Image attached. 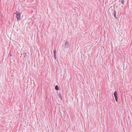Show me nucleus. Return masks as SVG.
<instances>
[{
	"label": "nucleus",
	"instance_id": "nucleus-9",
	"mask_svg": "<svg viewBox=\"0 0 132 132\" xmlns=\"http://www.w3.org/2000/svg\"><path fill=\"white\" fill-rule=\"evenodd\" d=\"M10 56H11V55H10Z\"/></svg>",
	"mask_w": 132,
	"mask_h": 132
},
{
	"label": "nucleus",
	"instance_id": "nucleus-2",
	"mask_svg": "<svg viewBox=\"0 0 132 132\" xmlns=\"http://www.w3.org/2000/svg\"><path fill=\"white\" fill-rule=\"evenodd\" d=\"M114 95L115 99L116 101V102H117L118 101V96H117V93L116 91H115L114 92Z\"/></svg>",
	"mask_w": 132,
	"mask_h": 132
},
{
	"label": "nucleus",
	"instance_id": "nucleus-1",
	"mask_svg": "<svg viewBox=\"0 0 132 132\" xmlns=\"http://www.w3.org/2000/svg\"><path fill=\"white\" fill-rule=\"evenodd\" d=\"M15 14H16V17L17 19V20H19L21 17V15L20 13L17 11H16L15 13Z\"/></svg>",
	"mask_w": 132,
	"mask_h": 132
},
{
	"label": "nucleus",
	"instance_id": "nucleus-6",
	"mask_svg": "<svg viewBox=\"0 0 132 132\" xmlns=\"http://www.w3.org/2000/svg\"><path fill=\"white\" fill-rule=\"evenodd\" d=\"M120 1L121 3L123 4H124L125 3V2L124 0H120Z\"/></svg>",
	"mask_w": 132,
	"mask_h": 132
},
{
	"label": "nucleus",
	"instance_id": "nucleus-5",
	"mask_svg": "<svg viewBox=\"0 0 132 132\" xmlns=\"http://www.w3.org/2000/svg\"><path fill=\"white\" fill-rule=\"evenodd\" d=\"M55 89L56 90H58L59 89V87L57 85H56L55 87Z\"/></svg>",
	"mask_w": 132,
	"mask_h": 132
},
{
	"label": "nucleus",
	"instance_id": "nucleus-3",
	"mask_svg": "<svg viewBox=\"0 0 132 132\" xmlns=\"http://www.w3.org/2000/svg\"><path fill=\"white\" fill-rule=\"evenodd\" d=\"M69 45V43H68V42L67 41H65V44L64 45V47L66 48H68V46Z\"/></svg>",
	"mask_w": 132,
	"mask_h": 132
},
{
	"label": "nucleus",
	"instance_id": "nucleus-7",
	"mask_svg": "<svg viewBox=\"0 0 132 132\" xmlns=\"http://www.w3.org/2000/svg\"><path fill=\"white\" fill-rule=\"evenodd\" d=\"M53 53H54V54H56V50H54L53 51Z\"/></svg>",
	"mask_w": 132,
	"mask_h": 132
},
{
	"label": "nucleus",
	"instance_id": "nucleus-4",
	"mask_svg": "<svg viewBox=\"0 0 132 132\" xmlns=\"http://www.w3.org/2000/svg\"><path fill=\"white\" fill-rule=\"evenodd\" d=\"M116 11L115 10H114L113 11V15L115 19L117 18V16H116Z\"/></svg>",
	"mask_w": 132,
	"mask_h": 132
},
{
	"label": "nucleus",
	"instance_id": "nucleus-8",
	"mask_svg": "<svg viewBox=\"0 0 132 132\" xmlns=\"http://www.w3.org/2000/svg\"><path fill=\"white\" fill-rule=\"evenodd\" d=\"M56 54H55H55H54V58H55V59H56Z\"/></svg>",
	"mask_w": 132,
	"mask_h": 132
}]
</instances>
